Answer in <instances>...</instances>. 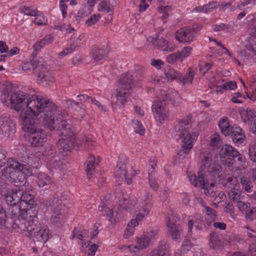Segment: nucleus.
Listing matches in <instances>:
<instances>
[{
	"label": "nucleus",
	"mask_w": 256,
	"mask_h": 256,
	"mask_svg": "<svg viewBox=\"0 0 256 256\" xmlns=\"http://www.w3.org/2000/svg\"><path fill=\"white\" fill-rule=\"evenodd\" d=\"M126 164V160L125 156H119L116 166L114 169V176L118 178V181H124V178H126L127 174Z\"/></svg>",
	"instance_id": "15"
},
{
	"label": "nucleus",
	"mask_w": 256,
	"mask_h": 256,
	"mask_svg": "<svg viewBox=\"0 0 256 256\" xmlns=\"http://www.w3.org/2000/svg\"><path fill=\"white\" fill-rule=\"evenodd\" d=\"M136 226H133L130 224V222L128 224V227L126 229L124 232V237L126 238H128L130 236H132L134 234V228Z\"/></svg>",
	"instance_id": "63"
},
{
	"label": "nucleus",
	"mask_w": 256,
	"mask_h": 256,
	"mask_svg": "<svg viewBox=\"0 0 256 256\" xmlns=\"http://www.w3.org/2000/svg\"><path fill=\"white\" fill-rule=\"evenodd\" d=\"M206 216L205 218L207 224L208 226H210L216 219V212L214 208L208 206L206 207Z\"/></svg>",
	"instance_id": "38"
},
{
	"label": "nucleus",
	"mask_w": 256,
	"mask_h": 256,
	"mask_svg": "<svg viewBox=\"0 0 256 256\" xmlns=\"http://www.w3.org/2000/svg\"><path fill=\"white\" fill-rule=\"evenodd\" d=\"M192 50V48L190 46H186L181 51L178 52L179 55H180L181 62L190 55Z\"/></svg>",
	"instance_id": "51"
},
{
	"label": "nucleus",
	"mask_w": 256,
	"mask_h": 256,
	"mask_svg": "<svg viewBox=\"0 0 256 256\" xmlns=\"http://www.w3.org/2000/svg\"><path fill=\"white\" fill-rule=\"evenodd\" d=\"M1 168L0 167V188H2L6 184V181L3 178V176L7 177L8 174V168Z\"/></svg>",
	"instance_id": "52"
},
{
	"label": "nucleus",
	"mask_w": 256,
	"mask_h": 256,
	"mask_svg": "<svg viewBox=\"0 0 256 256\" xmlns=\"http://www.w3.org/2000/svg\"><path fill=\"white\" fill-rule=\"evenodd\" d=\"M132 122L135 132L140 134V135L144 134V128L142 124L137 120H132Z\"/></svg>",
	"instance_id": "50"
},
{
	"label": "nucleus",
	"mask_w": 256,
	"mask_h": 256,
	"mask_svg": "<svg viewBox=\"0 0 256 256\" xmlns=\"http://www.w3.org/2000/svg\"><path fill=\"white\" fill-rule=\"evenodd\" d=\"M206 172L208 176L214 180L220 178L223 174L222 167L218 162H216L208 166Z\"/></svg>",
	"instance_id": "25"
},
{
	"label": "nucleus",
	"mask_w": 256,
	"mask_h": 256,
	"mask_svg": "<svg viewBox=\"0 0 256 256\" xmlns=\"http://www.w3.org/2000/svg\"><path fill=\"white\" fill-rule=\"evenodd\" d=\"M11 108L15 110L21 111L20 118L24 124L30 122V118H42L44 121L48 122L50 126L59 128L60 126H66L67 130L70 128L66 122H62L60 126L58 123V120L52 121V116L56 113L57 107L56 104L41 96L33 94L30 96L22 91L18 90L9 94Z\"/></svg>",
	"instance_id": "1"
},
{
	"label": "nucleus",
	"mask_w": 256,
	"mask_h": 256,
	"mask_svg": "<svg viewBox=\"0 0 256 256\" xmlns=\"http://www.w3.org/2000/svg\"><path fill=\"white\" fill-rule=\"evenodd\" d=\"M36 232L34 235H32L31 237L33 238L34 242H38L42 243L46 242L48 239L50 234V231L46 225H43Z\"/></svg>",
	"instance_id": "24"
},
{
	"label": "nucleus",
	"mask_w": 256,
	"mask_h": 256,
	"mask_svg": "<svg viewBox=\"0 0 256 256\" xmlns=\"http://www.w3.org/2000/svg\"><path fill=\"white\" fill-rule=\"evenodd\" d=\"M134 86L133 76L128 72L121 76L118 80L116 88V98L121 104H124L128 101L130 90Z\"/></svg>",
	"instance_id": "8"
},
{
	"label": "nucleus",
	"mask_w": 256,
	"mask_h": 256,
	"mask_svg": "<svg viewBox=\"0 0 256 256\" xmlns=\"http://www.w3.org/2000/svg\"><path fill=\"white\" fill-rule=\"evenodd\" d=\"M22 224H24V229L26 230L30 236L38 232L37 231L44 225L38 222V218L35 214L30 215L28 217L25 216L24 219L22 222Z\"/></svg>",
	"instance_id": "10"
},
{
	"label": "nucleus",
	"mask_w": 256,
	"mask_h": 256,
	"mask_svg": "<svg viewBox=\"0 0 256 256\" xmlns=\"http://www.w3.org/2000/svg\"><path fill=\"white\" fill-rule=\"evenodd\" d=\"M20 205L21 204L20 206H10L11 207L8 209V212L12 218L14 220L18 219L22 222V220L24 219L25 218L23 212H25L26 214H29L32 208L30 206L29 210L26 208L22 210Z\"/></svg>",
	"instance_id": "19"
},
{
	"label": "nucleus",
	"mask_w": 256,
	"mask_h": 256,
	"mask_svg": "<svg viewBox=\"0 0 256 256\" xmlns=\"http://www.w3.org/2000/svg\"><path fill=\"white\" fill-rule=\"evenodd\" d=\"M218 178H220L218 182L220 184H222L224 187L230 188L232 186V182L234 180L232 176L225 175L224 176H222Z\"/></svg>",
	"instance_id": "45"
},
{
	"label": "nucleus",
	"mask_w": 256,
	"mask_h": 256,
	"mask_svg": "<svg viewBox=\"0 0 256 256\" xmlns=\"http://www.w3.org/2000/svg\"><path fill=\"white\" fill-rule=\"evenodd\" d=\"M23 190L21 188L12 189L7 190L4 198L9 206L18 205L22 197Z\"/></svg>",
	"instance_id": "13"
},
{
	"label": "nucleus",
	"mask_w": 256,
	"mask_h": 256,
	"mask_svg": "<svg viewBox=\"0 0 256 256\" xmlns=\"http://www.w3.org/2000/svg\"><path fill=\"white\" fill-rule=\"evenodd\" d=\"M219 156L220 161L227 164L230 170L236 171L242 166L243 156L230 145H224L220 150Z\"/></svg>",
	"instance_id": "4"
},
{
	"label": "nucleus",
	"mask_w": 256,
	"mask_h": 256,
	"mask_svg": "<svg viewBox=\"0 0 256 256\" xmlns=\"http://www.w3.org/2000/svg\"><path fill=\"white\" fill-rule=\"evenodd\" d=\"M24 173L16 172H8V179L10 182L16 186H23L26 182V178Z\"/></svg>",
	"instance_id": "22"
},
{
	"label": "nucleus",
	"mask_w": 256,
	"mask_h": 256,
	"mask_svg": "<svg viewBox=\"0 0 256 256\" xmlns=\"http://www.w3.org/2000/svg\"><path fill=\"white\" fill-rule=\"evenodd\" d=\"M102 2L98 6V10L99 12H110L113 11L114 6L110 4V0H101Z\"/></svg>",
	"instance_id": "40"
},
{
	"label": "nucleus",
	"mask_w": 256,
	"mask_h": 256,
	"mask_svg": "<svg viewBox=\"0 0 256 256\" xmlns=\"http://www.w3.org/2000/svg\"><path fill=\"white\" fill-rule=\"evenodd\" d=\"M120 206L122 208L128 210L132 208L134 206V204L130 202V200L124 198L122 200H120Z\"/></svg>",
	"instance_id": "56"
},
{
	"label": "nucleus",
	"mask_w": 256,
	"mask_h": 256,
	"mask_svg": "<svg viewBox=\"0 0 256 256\" xmlns=\"http://www.w3.org/2000/svg\"><path fill=\"white\" fill-rule=\"evenodd\" d=\"M108 52L106 49L94 46L91 50L90 56L96 61H99L107 56Z\"/></svg>",
	"instance_id": "30"
},
{
	"label": "nucleus",
	"mask_w": 256,
	"mask_h": 256,
	"mask_svg": "<svg viewBox=\"0 0 256 256\" xmlns=\"http://www.w3.org/2000/svg\"><path fill=\"white\" fill-rule=\"evenodd\" d=\"M178 60L180 61V55L178 52L170 54L166 58L167 62L170 64H174Z\"/></svg>",
	"instance_id": "57"
},
{
	"label": "nucleus",
	"mask_w": 256,
	"mask_h": 256,
	"mask_svg": "<svg viewBox=\"0 0 256 256\" xmlns=\"http://www.w3.org/2000/svg\"><path fill=\"white\" fill-rule=\"evenodd\" d=\"M37 158H33L32 157H27L26 160H18L14 157L8 158L7 159L6 168L14 170V172H22L25 174L31 176L32 174V168H37L38 164L34 162V160H37Z\"/></svg>",
	"instance_id": "7"
},
{
	"label": "nucleus",
	"mask_w": 256,
	"mask_h": 256,
	"mask_svg": "<svg viewBox=\"0 0 256 256\" xmlns=\"http://www.w3.org/2000/svg\"><path fill=\"white\" fill-rule=\"evenodd\" d=\"M66 104L68 107L74 110L80 112L82 117L85 114L84 105L80 104L78 101L70 99L66 101Z\"/></svg>",
	"instance_id": "32"
},
{
	"label": "nucleus",
	"mask_w": 256,
	"mask_h": 256,
	"mask_svg": "<svg viewBox=\"0 0 256 256\" xmlns=\"http://www.w3.org/2000/svg\"><path fill=\"white\" fill-rule=\"evenodd\" d=\"M166 76L168 80H178V79L180 78V73L174 69H170L166 72Z\"/></svg>",
	"instance_id": "47"
},
{
	"label": "nucleus",
	"mask_w": 256,
	"mask_h": 256,
	"mask_svg": "<svg viewBox=\"0 0 256 256\" xmlns=\"http://www.w3.org/2000/svg\"><path fill=\"white\" fill-rule=\"evenodd\" d=\"M56 154V150L54 147L50 144H48L43 152L44 156L46 158V160L48 162L55 158Z\"/></svg>",
	"instance_id": "39"
},
{
	"label": "nucleus",
	"mask_w": 256,
	"mask_h": 256,
	"mask_svg": "<svg viewBox=\"0 0 256 256\" xmlns=\"http://www.w3.org/2000/svg\"><path fill=\"white\" fill-rule=\"evenodd\" d=\"M68 196L62 192H56L54 196L53 208L60 209L63 206H67Z\"/></svg>",
	"instance_id": "26"
},
{
	"label": "nucleus",
	"mask_w": 256,
	"mask_h": 256,
	"mask_svg": "<svg viewBox=\"0 0 256 256\" xmlns=\"http://www.w3.org/2000/svg\"><path fill=\"white\" fill-rule=\"evenodd\" d=\"M24 202L26 204L29 206L34 204V196L33 194L26 192H23L22 197V198L21 202Z\"/></svg>",
	"instance_id": "46"
},
{
	"label": "nucleus",
	"mask_w": 256,
	"mask_h": 256,
	"mask_svg": "<svg viewBox=\"0 0 256 256\" xmlns=\"http://www.w3.org/2000/svg\"><path fill=\"white\" fill-rule=\"evenodd\" d=\"M245 114L246 119H243V121L246 122L248 120L249 123V131L253 134H256V112L249 108H247Z\"/></svg>",
	"instance_id": "27"
},
{
	"label": "nucleus",
	"mask_w": 256,
	"mask_h": 256,
	"mask_svg": "<svg viewBox=\"0 0 256 256\" xmlns=\"http://www.w3.org/2000/svg\"><path fill=\"white\" fill-rule=\"evenodd\" d=\"M240 183L242 189L248 192H251L253 191V186L250 180L247 176H242L240 178Z\"/></svg>",
	"instance_id": "41"
},
{
	"label": "nucleus",
	"mask_w": 256,
	"mask_h": 256,
	"mask_svg": "<svg viewBox=\"0 0 256 256\" xmlns=\"http://www.w3.org/2000/svg\"><path fill=\"white\" fill-rule=\"evenodd\" d=\"M250 204L249 202H245L240 200L237 202V206L240 210L244 214L248 210V208H250Z\"/></svg>",
	"instance_id": "60"
},
{
	"label": "nucleus",
	"mask_w": 256,
	"mask_h": 256,
	"mask_svg": "<svg viewBox=\"0 0 256 256\" xmlns=\"http://www.w3.org/2000/svg\"><path fill=\"white\" fill-rule=\"evenodd\" d=\"M71 238L72 239L77 238L82 241H86L87 240L86 239L84 238L82 234V232L81 231L80 232H79L77 230L76 228H74V230L72 232V236Z\"/></svg>",
	"instance_id": "64"
},
{
	"label": "nucleus",
	"mask_w": 256,
	"mask_h": 256,
	"mask_svg": "<svg viewBox=\"0 0 256 256\" xmlns=\"http://www.w3.org/2000/svg\"><path fill=\"white\" fill-rule=\"evenodd\" d=\"M59 112L56 110V113L54 115V116H52V121L54 122L58 120V123L60 126V123L62 122H66V125H69L70 128L68 130H66L65 128L66 126H60L59 128H55L56 124H54V126H50L48 122H46L47 123L48 126L50 130H55L56 134L58 136H64L66 138L59 139L57 142V146L58 147L60 152L62 154H64L65 152L70 151V150L74 147V142L70 140L73 136V130L71 124L68 123L67 121L63 120L62 116L58 114Z\"/></svg>",
	"instance_id": "2"
},
{
	"label": "nucleus",
	"mask_w": 256,
	"mask_h": 256,
	"mask_svg": "<svg viewBox=\"0 0 256 256\" xmlns=\"http://www.w3.org/2000/svg\"><path fill=\"white\" fill-rule=\"evenodd\" d=\"M173 98L168 95L164 90L160 91V95L152 106V110L156 118H158L160 122L166 118L168 115V101L172 102L173 106H177L180 102V96L175 94Z\"/></svg>",
	"instance_id": "5"
},
{
	"label": "nucleus",
	"mask_w": 256,
	"mask_h": 256,
	"mask_svg": "<svg viewBox=\"0 0 256 256\" xmlns=\"http://www.w3.org/2000/svg\"><path fill=\"white\" fill-rule=\"evenodd\" d=\"M148 184L153 190L156 191L159 188V185L157 182V179L156 176L154 177H150L148 178Z\"/></svg>",
	"instance_id": "62"
},
{
	"label": "nucleus",
	"mask_w": 256,
	"mask_h": 256,
	"mask_svg": "<svg viewBox=\"0 0 256 256\" xmlns=\"http://www.w3.org/2000/svg\"><path fill=\"white\" fill-rule=\"evenodd\" d=\"M230 136L232 141L236 143L242 144L245 138V134L243 130L238 124H234L230 128Z\"/></svg>",
	"instance_id": "20"
},
{
	"label": "nucleus",
	"mask_w": 256,
	"mask_h": 256,
	"mask_svg": "<svg viewBox=\"0 0 256 256\" xmlns=\"http://www.w3.org/2000/svg\"><path fill=\"white\" fill-rule=\"evenodd\" d=\"M158 9L159 12L162 14V18L164 20L168 16L169 14H168V12L172 9V6H158Z\"/></svg>",
	"instance_id": "55"
},
{
	"label": "nucleus",
	"mask_w": 256,
	"mask_h": 256,
	"mask_svg": "<svg viewBox=\"0 0 256 256\" xmlns=\"http://www.w3.org/2000/svg\"><path fill=\"white\" fill-rule=\"evenodd\" d=\"M190 119L186 118L178 122L174 128L175 136L182 139V149L178 152V154L182 156L183 154H186L192 148V138L189 132L191 128Z\"/></svg>",
	"instance_id": "6"
},
{
	"label": "nucleus",
	"mask_w": 256,
	"mask_h": 256,
	"mask_svg": "<svg viewBox=\"0 0 256 256\" xmlns=\"http://www.w3.org/2000/svg\"><path fill=\"white\" fill-rule=\"evenodd\" d=\"M212 154L210 152L205 150H204L201 151L200 154V162L199 164L200 165V168L198 172V179L199 182L203 186L204 185V174L205 169L206 168H208V166L209 164H212Z\"/></svg>",
	"instance_id": "9"
},
{
	"label": "nucleus",
	"mask_w": 256,
	"mask_h": 256,
	"mask_svg": "<svg viewBox=\"0 0 256 256\" xmlns=\"http://www.w3.org/2000/svg\"><path fill=\"white\" fill-rule=\"evenodd\" d=\"M221 144L220 137L218 134H216L212 136L210 140V145L214 148H218Z\"/></svg>",
	"instance_id": "53"
},
{
	"label": "nucleus",
	"mask_w": 256,
	"mask_h": 256,
	"mask_svg": "<svg viewBox=\"0 0 256 256\" xmlns=\"http://www.w3.org/2000/svg\"><path fill=\"white\" fill-rule=\"evenodd\" d=\"M133 78H134L135 81H142L144 78V70L142 68L138 67L135 69L134 72Z\"/></svg>",
	"instance_id": "49"
},
{
	"label": "nucleus",
	"mask_w": 256,
	"mask_h": 256,
	"mask_svg": "<svg viewBox=\"0 0 256 256\" xmlns=\"http://www.w3.org/2000/svg\"><path fill=\"white\" fill-rule=\"evenodd\" d=\"M38 186L40 188L45 187V188H47V186L52 182L51 178L46 174H41L38 176Z\"/></svg>",
	"instance_id": "37"
},
{
	"label": "nucleus",
	"mask_w": 256,
	"mask_h": 256,
	"mask_svg": "<svg viewBox=\"0 0 256 256\" xmlns=\"http://www.w3.org/2000/svg\"><path fill=\"white\" fill-rule=\"evenodd\" d=\"M194 72L191 68H189L184 76L180 74V78L178 81L182 82L184 85L186 84H192L194 76Z\"/></svg>",
	"instance_id": "35"
},
{
	"label": "nucleus",
	"mask_w": 256,
	"mask_h": 256,
	"mask_svg": "<svg viewBox=\"0 0 256 256\" xmlns=\"http://www.w3.org/2000/svg\"><path fill=\"white\" fill-rule=\"evenodd\" d=\"M39 119H42V122L47 124L42 118H38L36 117L30 118V122L24 124L28 132V144L32 147L42 146L47 140V134L45 130L42 128Z\"/></svg>",
	"instance_id": "3"
},
{
	"label": "nucleus",
	"mask_w": 256,
	"mask_h": 256,
	"mask_svg": "<svg viewBox=\"0 0 256 256\" xmlns=\"http://www.w3.org/2000/svg\"><path fill=\"white\" fill-rule=\"evenodd\" d=\"M86 172L88 178H90L94 172L95 158L94 156H90L86 160Z\"/></svg>",
	"instance_id": "31"
},
{
	"label": "nucleus",
	"mask_w": 256,
	"mask_h": 256,
	"mask_svg": "<svg viewBox=\"0 0 256 256\" xmlns=\"http://www.w3.org/2000/svg\"><path fill=\"white\" fill-rule=\"evenodd\" d=\"M194 226L196 229L202 230L205 227L204 220L202 217L199 214H196L192 216H190L188 222V234L190 235L192 232V228Z\"/></svg>",
	"instance_id": "18"
},
{
	"label": "nucleus",
	"mask_w": 256,
	"mask_h": 256,
	"mask_svg": "<svg viewBox=\"0 0 256 256\" xmlns=\"http://www.w3.org/2000/svg\"><path fill=\"white\" fill-rule=\"evenodd\" d=\"M246 220H252L256 218V208L252 207L248 208L244 213Z\"/></svg>",
	"instance_id": "48"
},
{
	"label": "nucleus",
	"mask_w": 256,
	"mask_h": 256,
	"mask_svg": "<svg viewBox=\"0 0 256 256\" xmlns=\"http://www.w3.org/2000/svg\"><path fill=\"white\" fill-rule=\"evenodd\" d=\"M222 242L216 232H212L210 234V246L214 249L218 248L222 246Z\"/></svg>",
	"instance_id": "33"
},
{
	"label": "nucleus",
	"mask_w": 256,
	"mask_h": 256,
	"mask_svg": "<svg viewBox=\"0 0 256 256\" xmlns=\"http://www.w3.org/2000/svg\"><path fill=\"white\" fill-rule=\"evenodd\" d=\"M68 1L69 0H60V9L62 12L64 18L67 16L68 6L66 4V2Z\"/></svg>",
	"instance_id": "58"
},
{
	"label": "nucleus",
	"mask_w": 256,
	"mask_h": 256,
	"mask_svg": "<svg viewBox=\"0 0 256 256\" xmlns=\"http://www.w3.org/2000/svg\"><path fill=\"white\" fill-rule=\"evenodd\" d=\"M36 72L38 76V80L40 82H53L55 78L48 68L44 64H40L36 67Z\"/></svg>",
	"instance_id": "14"
},
{
	"label": "nucleus",
	"mask_w": 256,
	"mask_h": 256,
	"mask_svg": "<svg viewBox=\"0 0 256 256\" xmlns=\"http://www.w3.org/2000/svg\"><path fill=\"white\" fill-rule=\"evenodd\" d=\"M218 126L221 132L224 136H228L231 127L230 126L228 120L227 118H222L218 122Z\"/></svg>",
	"instance_id": "36"
},
{
	"label": "nucleus",
	"mask_w": 256,
	"mask_h": 256,
	"mask_svg": "<svg viewBox=\"0 0 256 256\" xmlns=\"http://www.w3.org/2000/svg\"><path fill=\"white\" fill-rule=\"evenodd\" d=\"M179 220V217L176 213L174 212H172L166 218L167 226L169 229L170 234L174 240H176L180 236V232L176 224Z\"/></svg>",
	"instance_id": "12"
},
{
	"label": "nucleus",
	"mask_w": 256,
	"mask_h": 256,
	"mask_svg": "<svg viewBox=\"0 0 256 256\" xmlns=\"http://www.w3.org/2000/svg\"><path fill=\"white\" fill-rule=\"evenodd\" d=\"M152 43L154 46L158 47V50L165 52H172L176 48L174 44L168 42L164 38L153 40Z\"/></svg>",
	"instance_id": "21"
},
{
	"label": "nucleus",
	"mask_w": 256,
	"mask_h": 256,
	"mask_svg": "<svg viewBox=\"0 0 256 256\" xmlns=\"http://www.w3.org/2000/svg\"><path fill=\"white\" fill-rule=\"evenodd\" d=\"M13 124L7 118H0V134L9 136L14 133Z\"/></svg>",
	"instance_id": "23"
},
{
	"label": "nucleus",
	"mask_w": 256,
	"mask_h": 256,
	"mask_svg": "<svg viewBox=\"0 0 256 256\" xmlns=\"http://www.w3.org/2000/svg\"><path fill=\"white\" fill-rule=\"evenodd\" d=\"M141 204V211L148 214L154 204L152 194L150 192H146L142 199Z\"/></svg>",
	"instance_id": "28"
},
{
	"label": "nucleus",
	"mask_w": 256,
	"mask_h": 256,
	"mask_svg": "<svg viewBox=\"0 0 256 256\" xmlns=\"http://www.w3.org/2000/svg\"><path fill=\"white\" fill-rule=\"evenodd\" d=\"M250 35V36L246 40L245 48L249 52V55L256 56V26L251 27Z\"/></svg>",
	"instance_id": "17"
},
{
	"label": "nucleus",
	"mask_w": 256,
	"mask_h": 256,
	"mask_svg": "<svg viewBox=\"0 0 256 256\" xmlns=\"http://www.w3.org/2000/svg\"><path fill=\"white\" fill-rule=\"evenodd\" d=\"M60 209L53 208L50 218V222L54 224H60L64 222L68 212V206H63Z\"/></svg>",
	"instance_id": "16"
},
{
	"label": "nucleus",
	"mask_w": 256,
	"mask_h": 256,
	"mask_svg": "<svg viewBox=\"0 0 256 256\" xmlns=\"http://www.w3.org/2000/svg\"><path fill=\"white\" fill-rule=\"evenodd\" d=\"M212 64L202 62L199 64L200 72L202 75H204L207 71L212 68Z\"/></svg>",
	"instance_id": "54"
},
{
	"label": "nucleus",
	"mask_w": 256,
	"mask_h": 256,
	"mask_svg": "<svg viewBox=\"0 0 256 256\" xmlns=\"http://www.w3.org/2000/svg\"><path fill=\"white\" fill-rule=\"evenodd\" d=\"M49 166H52L55 169L62 170L64 168V166L66 164L64 159L60 160L59 158L58 159L52 160L48 162Z\"/></svg>",
	"instance_id": "43"
},
{
	"label": "nucleus",
	"mask_w": 256,
	"mask_h": 256,
	"mask_svg": "<svg viewBox=\"0 0 256 256\" xmlns=\"http://www.w3.org/2000/svg\"><path fill=\"white\" fill-rule=\"evenodd\" d=\"M145 213L142 214L140 212L136 216L135 219L132 220H130V224L133 226H136L138 224L139 222L142 220L145 216Z\"/></svg>",
	"instance_id": "61"
},
{
	"label": "nucleus",
	"mask_w": 256,
	"mask_h": 256,
	"mask_svg": "<svg viewBox=\"0 0 256 256\" xmlns=\"http://www.w3.org/2000/svg\"><path fill=\"white\" fill-rule=\"evenodd\" d=\"M196 32V28L184 27L176 32V38L181 42H190L193 40Z\"/></svg>",
	"instance_id": "11"
},
{
	"label": "nucleus",
	"mask_w": 256,
	"mask_h": 256,
	"mask_svg": "<svg viewBox=\"0 0 256 256\" xmlns=\"http://www.w3.org/2000/svg\"><path fill=\"white\" fill-rule=\"evenodd\" d=\"M20 11L24 14L28 16H38L40 15V12L38 11L36 9H34L32 7L23 6L20 8Z\"/></svg>",
	"instance_id": "42"
},
{
	"label": "nucleus",
	"mask_w": 256,
	"mask_h": 256,
	"mask_svg": "<svg viewBox=\"0 0 256 256\" xmlns=\"http://www.w3.org/2000/svg\"><path fill=\"white\" fill-rule=\"evenodd\" d=\"M228 197L231 200L237 202L244 200V196L242 195V192L239 189L234 188L228 192Z\"/></svg>",
	"instance_id": "34"
},
{
	"label": "nucleus",
	"mask_w": 256,
	"mask_h": 256,
	"mask_svg": "<svg viewBox=\"0 0 256 256\" xmlns=\"http://www.w3.org/2000/svg\"><path fill=\"white\" fill-rule=\"evenodd\" d=\"M150 240V238L148 236H144L138 238L137 239L136 245L134 246L130 247V250L131 252H136L140 250L146 248L148 246Z\"/></svg>",
	"instance_id": "29"
},
{
	"label": "nucleus",
	"mask_w": 256,
	"mask_h": 256,
	"mask_svg": "<svg viewBox=\"0 0 256 256\" xmlns=\"http://www.w3.org/2000/svg\"><path fill=\"white\" fill-rule=\"evenodd\" d=\"M100 18V14H94L91 16L86 20V22L88 26H92L98 21Z\"/></svg>",
	"instance_id": "59"
},
{
	"label": "nucleus",
	"mask_w": 256,
	"mask_h": 256,
	"mask_svg": "<svg viewBox=\"0 0 256 256\" xmlns=\"http://www.w3.org/2000/svg\"><path fill=\"white\" fill-rule=\"evenodd\" d=\"M40 64L39 62H36L34 60H31L22 63V68L24 71L34 70V69L36 70V67Z\"/></svg>",
	"instance_id": "44"
}]
</instances>
